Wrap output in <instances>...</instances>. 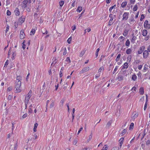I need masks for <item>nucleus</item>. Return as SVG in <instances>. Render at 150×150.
I'll return each mask as SVG.
<instances>
[{"mask_svg":"<svg viewBox=\"0 0 150 150\" xmlns=\"http://www.w3.org/2000/svg\"><path fill=\"white\" fill-rule=\"evenodd\" d=\"M32 94V91H30L26 95L25 99V105L26 108L27 107V105L29 102V100Z\"/></svg>","mask_w":150,"mask_h":150,"instance_id":"1","label":"nucleus"},{"mask_svg":"<svg viewBox=\"0 0 150 150\" xmlns=\"http://www.w3.org/2000/svg\"><path fill=\"white\" fill-rule=\"evenodd\" d=\"M129 15V12H125L122 15V20L123 21L127 20L128 18Z\"/></svg>","mask_w":150,"mask_h":150,"instance_id":"2","label":"nucleus"},{"mask_svg":"<svg viewBox=\"0 0 150 150\" xmlns=\"http://www.w3.org/2000/svg\"><path fill=\"white\" fill-rule=\"evenodd\" d=\"M144 27L147 29H149L150 28V24L148 23L147 20L145 21L144 24Z\"/></svg>","mask_w":150,"mask_h":150,"instance_id":"3","label":"nucleus"},{"mask_svg":"<svg viewBox=\"0 0 150 150\" xmlns=\"http://www.w3.org/2000/svg\"><path fill=\"white\" fill-rule=\"evenodd\" d=\"M19 37L21 39H23L25 37V34L24 33L23 30H21V31Z\"/></svg>","mask_w":150,"mask_h":150,"instance_id":"4","label":"nucleus"},{"mask_svg":"<svg viewBox=\"0 0 150 150\" xmlns=\"http://www.w3.org/2000/svg\"><path fill=\"white\" fill-rule=\"evenodd\" d=\"M145 49V47L144 46H142L139 49L138 51V53L139 54H141L144 51Z\"/></svg>","mask_w":150,"mask_h":150,"instance_id":"5","label":"nucleus"},{"mask_svg":"<svg viewBox=\"0 0 150 150\" xmlns=\"http://www.w3.org/2000/svg\"><path fill=\"white\" fill-rule=\"evenodd\" d=\"M149 53L147 50L144 51L143 53V57L144 58H146L148 56Z\"/></svg>","mask_w":150,"mask_h":150,"instance_id":"6","label":"nucleus"},{"mask_svg":"<svg viewBox=\"0 0 150 150\" xmlns=\"http://www.w3.org/2000/svg\"><path fill=\"white\" fill-rule=\"evenodd\" d=\"M128 67V64L127 62L125 63L122 66V69H127Z\"/></svg>","mask_w":150,"mask_h":150,"instance_id":"7","label":"nucleus"},{"mask_svg":"<svg viewBox=\"0 0 150 150\" xmlns=\"http://www.w3.org/2000/svg\"><path fill=\"white\" fill-rule=\"evenodd\" d=\"M90 69V68L88 67H85L81 71V72L83 73V72H86L88 71Z\"/></svg>","mask_w":150,"mask_h":150,"instance_id":"8","label":"nucleus"},{"mask_svg":"<svg viewBox=\"0 0 150 150\" xmlns=\"http://www.w3.org/2000/svg\"><path fill=\"white\" fill-rule=\"evenodd\" d=\"M15 88L17 93H20L21 91V86H15Z\"/></svg>","mask_w":150,"mask_h":150,"instance_id":"9","label":"nucleus"},{"mask_svg":"<svg viewBox=\"0 0 150 150\" xmlns=\"http://www.w3.org/2000/svg\"><path fill=\"white\" fill-rule=\"evenodd\" d=\"M134 21L135 20L133 16L131 17L128 20V21L130 24H132L133 23Z\"/></svg>","mask_w":150,"mask_h":150,"instance_id":"10","label":"nucleus"},{"mask_svg":"<svg viewBox=\"0 0 150 150\" xmlns=\"http://www.w3.org/2000/svg\"><path fill=\"white\" fill-rule=\"evenodd\" d=\"M139 93L142 95H143L144 94V88L143 87H141L139 90Z\"/></svg>","mask_w":150,"mask_h":150,"instance_id":"11","label":"nucleus"},{"mask_svg":"<svg viewBox=\"0 0 150 150\" xmlns=\"http://www.w3.org/2000/svg\"><path fill=\"white\" fill-rule=\"evenodd\" d=\"M127 4V2L126 1H124L122 2L121 4V6L122 8H125V7Z\"/></svg>","mask_w":150,"mask_h":150,"instance_id":"12","label":"nucleus"},{"mask_svg":"<svg viewBox=\"0 0 150 150\" xmlns=\"http://www.w3.org/2000/svg\"><path fill=\"white\" fill-rule=\"evenodd\" d=\"M124 138L122 137V138H121L119 140V143H120V147H121V146L122 145L123 142L124 141Z\"/></svg>","mask_w":150,"mask_h":150,"instance_id":"13","label":"nucleus"},{"mask_svg":"<svg viewBox=\"0 0 150 150\" xmlns=\"http://www.w3.org/2000/svg\"><path fill=\"white\" fill-rule=\"evenodd\" d=\"M147 33V31L146 30H143L142 31V35L144 36H146Z\"/></svg>","mask_w":150,"mask_h":150,"instance_id":"14","label":"nucleus"},{"mask_svg":"<svg viewBox=\"0 0 150 150\" xmlns=\"http://www.w3.org/2000/svg\"><path fill=\"white\" fill-rule=\"evenodd\" d=\"M21 81H16L15 86H21Z\"/></svg>","mask_w":150,"mask_h":150,"instance_id":"15","label":"nucleus"},{"mask_svg":"<svg viewBox=\"0 0 150 150\" xmlns=\"http://www.w3.org/2000/svg\"><path fill=\"white\" fill-rule=\"evenodd\" d=\"M15 14L16 16H19L20 15V12L19 9L16 8L14 11Z\"/></svg>","mask_w":150,"mask_h":150,"instance_id":"16","label":"nucleus"},{"mask_svg":"<svg viewBox=\"0 0 150 150\" xmlns=\"http://www.w3.org/2000/svg\"><path fill=\"white\" fill-rule=\"evenodd\" d=\"M129 31V29H125L123 33V35L124 36L126 37Z\"/></svg>","mask_w":150,"mask_h":150,"instance_id":"17","label":"nucleus"},{"mask_svg":"<svg viewBox=\"0 0 150 150\" xmlns=\"http://www.w3.org/2000/svg\"><path fill=\"white\" fill-rule=\"evenodd\" d=\"M136 39V37L135 36H133L131 39V41L132 43H134Z\"/></svg>","mask_w":150,"mask_h":150,"instance_id":"18","label":"nucleus"},{"mask_svg":"<svg viewBox=\"0 0 150 150\" xmlns=\"http://www.w3.org/2000/svg\"><path fill=\"white\" fill-rule=\"evenodd\" d=\"M148 65L147 64H145L144 66L143 71L144 72H146L148 69Z\"/></svg>","mask_w":150,"mask_h":150,"instance_id":"19","label":"nucleus"},{"mask_svg":"<svg viewBox=\"0 0 150 150\" xmlns=\"http://www.w3.org/2000/svg\"><path fill=\"white\" fill-rule=\"evenodd\" d=\"M82 10V8L81 6H79L77 9L76 11L77 12H80Z\"/></svg>","mask_w":150,"mask_h":150,"instance_id":"20","label":"nucleus"},{"mask_svg":"<svg viewBox=\"0 0 150 150\" xmlns=\"http://www.w3.org/2000/svg\"><path fill=\"white\" fill-rule=\"evenodd\" d=\"M131 58L132 56L131 55H129L128 56L127 60V62L129 63L130 62L131 60Z\"/></svg>","mask_w":150,"mask_h":150,"instance_id":"21","label":"nucleus"},{"mask_svg":"<svg viewBox=\"0 0 150 150\" xmlns=\"http://www.w3.org/2000/svg\"><path fill=\"white\" fill-rule=\"evenodd\" d=\"M38 124L37 123L35 124L34 125V127L33 128V131L34 132H36L37 131V128L38 126Z\"/></svg>","mask_w":150,"mask_h":150,"instance_id":"22","label":"nucleus"},{"mask_svg":"<svg viewBox=\"0 0 150 150\" xmlns=\"http://www.w3.org/2000/svg\"><path fill=\"white\" fill-rule=\"evenodd\" d=\"M137 79V76L135 74H133L132 76V79L134 81H135Z\"/></svg>","mask_w":150,"mask_h":150,"instance_id":"23","label":"nucleus"},{"mask_svg":"<svg viewBox=\"0 0 150 150\" xmlns=\"http://www.w3.org/2000/svg\"><path fill=\"white\" fill-rule=\"evenodd\" d=\"M121 57V54H119L117 57H116V59H115V61L116 62H117L120 60V58Z\"/></svg>","mask_w":150,"mask_h":150,"instance_id":"24","label":"nucleus"},{"mask_svg":"<svg viewBox=\"0 0 150 150\" xmlns=\"http://www.w3.org/2000/svg\"><path fill=\"white\" fill-rule=\"evenodd\" d=\"M137 9H138V5H137V4H136L134 5V6L133 9V11H136L137 10Z\"/></svg>","mask_w":150,"mask_h":150,"instance_id":"25","label":"nucleus"},{"mask_svg":"<svg viewBox=\"0 0 150 150\" xmlns=\"http://www.w3.org/2000/svg\"><path fill=\"white\" fill-rule=\"evenodd\" d=\"M132 52V50L130 48L128 49L126 51V53L127 54H130Z\"/></svg>","mask_w":150,"mask_h":150,"instance_id":"26","label":"nucleus"},{"mask_svg":"<svg viewBox=\"0 0 150 150\" xmlns=\"http://www.w3.org/2000/svg\"><path fill=\"white\" fill-rule=\"evenodd\" d=\"M104 70V67L103 66L100 68L98 70V73H100L102 71H103Z\"/></svg>","mask_w":150,"mask_h":150,"instance_id":"27","label":"nucleus"},{"mask_svg":"<svg viewBox=\"0 0 150 150\" xmlns=\"http://www.w3.org/2000/svg\"><path fill=\"white\" fill-rule=\"evenodd\" d=\"M108 149V147L107 145H105L103 147L101 150H107Z\"/></svg>","mask_w":150,"mask_h":150,"instance_id":"28","label":"nucleus"},{"mask_svg":"<svg viewBox=\"0 0 150 150\" xmlns=\"http://www.w3.org/2000/svg\"><path fill=\"white\" fill-rule=\"evenodd\" d=\"M112 20H113V18L112 17L111 18L109 21L108 25L109 26H110L111 25H112V24L113 23L112 22Z\"/></svg>","mask_w":150,"mask_h":150,"instance_id":"29","label":"nucleus"},{"mask_svg":"<svg viewBox=\"0 0 150 150\" xmlns=\"http://www.w3.org/2000/svg\"><path fill=\"white\" fill-rule=\"evenodd\" d=\"M133 114V117L135 118L137 117L138 116V114L136 112H134Z\"/></svg>","mask_w":150,"mask_h":150,"instance_id":"30","label":"nucleus"},{"mask_svg":"<svg viewBox=\"0 0 150 150\" xmlns=\"http://www.w3.org/2000/svg\"><path fill=\"white\" fill-rule=\"evenodd\" d=\"M130 42L129 39H127L125 43V45L126 46L129 47L130 45Z\"/></svg>","mask_w":150,"mask_h":150,"instance_id":"31","label":"nucleus"},{"mask_svg":"<svg viewBox=\"0 0 150 150\" xmlns=\"http://www.w3.org/2000/svg\"><path fill=\"white\" fill-rule=\"evenodd\" d=\"M25 44V40H24L22 43V47L23 50H24L26 47Z\"/></svg>","mask_w":150,"mask_h":150,"instance_id":"32","label":"nucleus"},{"mask_svg":"<svg viewBox=\"0 0 150 150\" xmlns=\"http://www.w3.org/2000/svg\"><path fill=\"white\" fill-rule=\"evenodd\" d=\"M35 32V29H32L30 32V35H33Z\"/></svg>","mask_w":150,"mask_h":150,"instance_id":"33","label":"nucleus"},{"mask_svg":"<svg viewBox=\"0 0 150 150\" xmlns=\"http://www.w3.org/2000/svg\"><path fill=\"white\" fill-rule=\"evenodd\" d=\"M118 79L120 81L122 80L123 79V76L122 75H120L118 76Z\"/></svg>","mask_w":150,"mask_h":150,"instance_id":"34","label":"nucleus"},{"mask_svg":"<svg viewBox=\"0 0 150 150\" xmlns=\"http://www.w3.org/2000/svg\"><path fill=\"white\" fill-rule=\"evenodd\" d=\"M85 53V51L84 50L82 51L80 54L79 56L80 57H82Z\"/></svg>","mask_w":150,"mask_h":150,"instance_id":"35","label":"nucleus"},{"mask_svg":"<svg viewBox=\"0 0 150 150\" xmlns=\"http://www.w3.org/2000/svg\"><path fill=\"white\" fill-rule=\"evenodd\" d=\"M62 68H63V67H62L61 68L60 71V77H61L62 76V72H63V69Z\"/></svg>","mask_w":150,"mask_h":150,"instance_id":"36","label":"nucleus"},{"mask_svg":"<svg viewBox=\"0 0 150 150\" xmlns=\"http://www.w3.org/2000/svg\"><path fill=\"white\" fill-rule=\"evenodd\" d=\"M134 124L133 123H131L129 127V129H132L133 128Z\"/></svg>","mask_w":150,"mask_h":150,"instance_id":"37","label":"nucleus"},{"mask_svg":"<svg viewBox=\"0 0 150 150\" xmlns=\"http://www.w3.org/2000/svg\"><path fill=\"white\" fill-rule=\"evenodd\" d=\"M100 49L99 48H98L96 51V57H97L98 56V52L99 51Z\"/></svg>","mask_w":150,"mask_h":150,"instance_id":"38","label":"nucleus"},{"mask_svg":"<svg viewBox=\"0 0 150 150\" xmlns=\"http://www.w3.org/2000/svg\"><path fill=\"white\" fill-rule=\"evenodd\" d=\"M127 132V130L126 129H124L122 133L120 134H121V136L124 135Z\"/></svg>","mask_w":150,"mask_h":150,"instance_id":"39","label":"nucleus"},{"mask_svg":"<svg viewBox=\"0 0 150 150\" xmlns=\"http://www.w3.org/2000/svg\"><path fill=\"white\" fill-rule=\"evenodd\" d=\"M72 39V38L71 37H70V38H69L67 40V42L69 43L70 44L71 42V41Z\"/></svg>","mask_w":150,"mask_h":150,"instance_id":"40","label":"nucleus"},{"mask_svg":"<svg viewBox=\"0 0 150 150\" xmlns=\"http://www.w3.org/2000/svg\"><path fill=\"white\" fill-rule=\"evenodd\" d=\"M64 3V1H60L59 2L60 6L61 7H62Z\"/></svg>","mask_w":150,"mask_h":150,"instance_id":"41","label":"nucleus"},{"mask_svg":"<svg viewBox=\"0 0 150 150\" xmlns=\"http://www.w3.org/2000/svg\"><path fill=\"white\" fill-rule=\"evenodd\" d=\"M100 75V73H98L95 75V78L97 79L99 77Z\"/></svg>","mask_w":150,"mask_h":150,"instance_id":"42","label":"nucleus"},{"mask_svg":"<svg viewBox=\"0 0 150 150\" xmlns=\"http://www.w3.org/2000/svg\"><path fill=\"white\" fill-rule=\"evenodd\" d=\"M21 76H19L17 77L16 81H21Z\"/></svg>","mask_w":150,"mask_h":150,"instance_id":"43","label":"nucleus"},{"mask_svg":"<svg viewBox=\"0 0 150 150\" xmlns=\"http://www.w3.org/2000/svg\"><path fill=\"white\" fill-rule=\"evenodd\" d=\"M118 67H118L117 66H116L115 67V68L113 70V74H114L117 71V70L118 69Z\"/></svg>","mask_w":150,"mask_h":150,"instance_id":"44","label":"nucleus"},{"mask_svg":"<svg viewBox=\"0 0 150 150\" xmlns=\"http://www.w3.org/2000/svg\"><path fill=\"white\" fill-rule=\"evenodd\" d=\"M88 138H89L87 140V141L88 142H89L90 141V140L92 138V135L91 134L89 136Z\"/></svg>","mask_w":150,"mask_h":150,"instance_id":"45","label":"nucleus"},{"mask_svg":"<svg viewBox=\"0 0 150 150\" xmlns=\"http://www.w3.org/2000/svg\"><path fill=\"white\" fill-rule=\"evenodd\" d=\"M116 6V5H115L111 7L109 9V11H110V12H111L112 9L114 8V7H115Z\"/></svg>","mask_w":150,"mask_h":150,"instance_id":"46","label":"nucleus"},{"mask_svg":"<svg viewBox=\"0 0 150 150\" xmlns=\"http://www.w3.org/2000/svg\"><path fill=\"white\" fill-rule=\"evenodd\" d=\"M14 148L13 150H17L18 148V145L17 143L14 144Z\"/></svg>","mask_w":150,"mask_h":150,"instance_id":"47","label":"nucleus"},{"mask_svg":"<svg viewBox=\"0 0 150 150\" xmlns=\"http://www.w3.org/2000/svg\"><path fill=\"white\" fill-rule=\"evenodd\" d=\"M135 2V0H130V4H134Z\"/></svg>","mask_w":150,"mask_h":150,"instance_id":"48","label":"nucleus"},{"mask_svg":"<svg viewBox=\"0 0 150 150\" xmlns=\"http://www.w3.org/2000/svg\"><path fill=\"white\" fill-rule=\"evenodd\" d=\"M147 105V102H146L145 103L144 108V110H145L146 109Z\"/></svg>","mask_w":150,"mask_h":150,"instance_id":"49","label":"nucleus"},{"mask_svg":"<svg viewBox=\"0 0 150 150\" xmlns=\"http://www.w3.org/2000/svg\"><path fill=\"white\" fill-rule=\"evenodd\" d=\"M12 87L11 86L8 87L7 89V92H9L12 90Z\"/></svg>","mask_w":150,"mask_h":150,"instance_id":"50","label":"nucleus"},{"mask_svg":"<svg viewBox=\"0 0 150 150\" xmlns=\"http://www.w3.org/2000/svg\"><path fill=\"white\" fill-rule=\"evenodd\" d=\"M78 140L77 139H74L73 142V144L74 145H76L77 143Z\"/></svg>","mask_w":150,"mask_h":150,"instance_id":"51","label":"nucleus"},{"mask_svg":"<svg viewBox=\"0 0 150 150\" xmlns=\"http://www.w3.org/2000/svg\"><path fill=\"white\" fill-rule=\"evenodd\" d=\"M9 28V25H6L5 33H7V31L8 30Z\"/></svg>","mask_w":150,"mask_h":150,"instance_id":"52","label":"nucleus"},{"mask_svg":"<svg viewBox=\"0 0 150 150\" xmlns=\"http://www.w3.org/2000/svg\"><path fill=\"white\" fill-rule=\"evenodd\" d=\"M11 49L10 48L9 51H8V58H9V57L10 56V55H11Z\"/></svg>","mask_w":150,"mask_h":150,"instance_id":"53","label":"nucleus"},{"mask_svg":"<svg viewBox=\"0 0 150 150\" xmlns=\"http://www.w3.org/2000/svg\"><path fill=\"white\" fill-rule=\"evenodd\" d=\"M137 88V87L135 86L133 87L131 89V91H136Z\"/></svg>","mask_w":150,"mask_h":150,"instance_id":"54","label":"nucleus"},{"mask_svg":"<svg viewBox=\"0 0 150 150\" xmlns=\"http://www.w3.org/2000/svg\"><path fill=\"white\" fill-rule=\"evenodd\" d=\"M145 18V16L144 14H142L141 16V17L140 19L141 21H142L143 19H144Z\"/></svg>","mask_w":150,"mask_h":150,"instance_id":"55","label":"nucleus"},{"mask_svg":"<svg viewBox=\"0 0 150 150\" xmlns=\"http://www.w3.org/2000/svg\"><path fill=\"white\" fill-rule=\"evenodd\" d=\"M64 100L63 99H62V100H61L60 102V105H62L64 103Z\"/></svg>","mask_w":150,"mask_h":150,"instance_id":"56","label":"nucleus"},{"mask_svg":"<svg viewBox=\"0 0 150 150\" xmlns=\"http://www.w3.org/2000/svg\"><path fill=\"white\" fill-rule=\"evenodd\" d=\"M111 121H109L108 122L106 126L107 127H109L111 125Z\"/></svg>","mask_w":150,"mask_h":150,"instance_id":"57","label":"nucleus"},{"mask_svg":"<svg viewBox=\"0 0 150 150\" xmlns=\"http://www.w3.org/2000/svg\"><path fill=\"white\" fill-rule=\"evenodd\" d=\"M66 61L68 62V63H70L71 62L70 59L69 57H67L66 59Z\"/></svg>","mask_w":150,"mask_h":150,"instance_id":"58","label":"nucleus"},{"mask_svg":"<svg viewBox=\"0 0 150 150\" xmlns=\"http://www.w3.org/2000/svg\"><path fill=\"white\" fill-rule=\"evenodd\" d=\"M111 150H119V148L117 147H113Z\"/></svg>","mask_w":150,"mask_h":150,"instance_id":"59","label":"nucleus"},{"mask_svg":"<svg viewBox=\"0 0 150 150\" xmlns=\"http://www.w3.org/2000/svg\"><path fill=\"white\" fill-rule=\"evenodd\" d=\"M16 55V54L14 52H13L12 55V59H14V58H15V57Z\"/></svg>","mask_w":150,"mask_h":150,"instance_id":"60","label":"nucleus"},{"mask_svg":"<svg viewBox=\"0 0 150 150\" xmlns=\"http://www.w3.org/2000/svg\"><path fill=\"white\" fill-rule=\"evenodd\" d=\"M28 116V114L27 113H25L22 116V117L23 118H25L26 117Z\"/></svg>","mask_w":150,"mask_h":150,"instance_id":"61","label":"nucleus"},{"mask_svg":"<svg viewBox=\"0 0 150 150\" xmlns=\"http://www.w3.org/2000/svg\"><path fill=\"white\" fill-rule=\"evenodd\" d=\"M54 102H52L50 104V108H53L54 106Z\"/></svg>","mask_w":150,"mask_h":150,"instance_id":"62","label":"nucleus"},{"mask_svg":"<svg viewBox=\"0 0 150 150\" xmlns=\"http://www.w3.org/2000/svg\"><path fill=\"white\" fill-rule=\"evenodd\" d=\"M66 150H75V149L74 147H72L69 148H67Z\"/></svg>","mask_w":150,"mask_h":150,"instance_id":"63","label":"nucleus"},{"mask_svg":"<svg viewBox=\"0 0 150 150\" xmlns=\"http://www.w3.org/2000/svg\"><path fill=\"white\" fill-rule=\"evenodd\" d=\"M11 12L9 10H8L7 11V15L10 16V15H11Z\"/></svg>","mask_w":150,"mask_h":150,"instance_id":"64","label":"nucleus"}]
</instances>
